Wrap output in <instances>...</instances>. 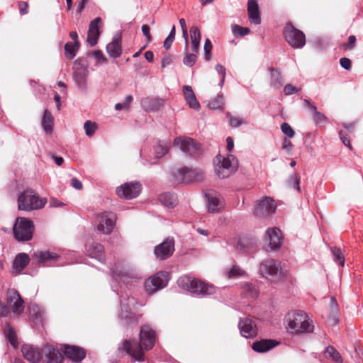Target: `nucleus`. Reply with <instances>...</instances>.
Returning <instances> with one entry per match:
<instances>
[{"label":"nucleus","instance_id":"nucleus-1","mask_svg":"<svg viewBox=\"0 0 363 363\" xmlns=\"http://www.w3.org/2000/svg\"><path fill=\"white\" fill-rule=\"evenodd\" d=\"M112 273L113 279L111 286L113 291L120 296L121 309L118 317L123 325L135 323V315L131 308L135 305V300L123 289V286L127 287L130 284L132 277L125 269H118L116 267L113 269Z\"/></svg>","mask_w":363,"mask_h":363},{"label":"nucleus","instance_id":"nucleus-2","mask_svg":"<svg viewBox=\"0 0 363 363\" xmlns=\"http://www.w3.org/2000/svg\"><path fill=\"white\" fill-rule=\"evenodd\" d=\"M140 342L138 345L135 342L124 340L118 347V352L123 356L129 354L134 362L145 360L143 350H149L152 348L155 342V332L149 325H144L140 328Z\"/></svg>","mask_w":363,"mask_h":363},{"label":"nucleus","instance_id":"nucleus-3","mask_svg":"<svg viewBox=\"0 0 363 363\" xmlns=\"http://www.w3.org/2000/svg\"><path fill=\"white\" fill-rule=\"evenodd\" d=\"M284 323L287 330L292 334L311 333L314 331L313 320L301 310L289 311L285 316Z\"/></svg>","mask_w":363,"mask_h":363},{"label":"nucleus","instance_id":"nucleus-4","mask_svg":"<svg viewBox=\"0 0 363 363\" xmlns=\"http://www.w3.org/2000/svg\"><path fill=\"white\" fill-rule=\"evenodd\" d=\"M177 284L180 288L189 291L195 296L211 295L215 293L213 286L189 276L180 277L177 281Z\"/></svg>","mask_w":363,"mask_h":363},{"label":"nucleus","instance_id":"nucleus-5","mask_svg":"<svg viewBox=\"0 0 363 363\" xmlns=\"http://www.w3.org/2000/svg\"><path fill=\"white\" fill-rule=\"evenodd\" d=\"M169 142L158 141L150 150L146 147L141 149L140 156L143 165H152L157 163V160L164 157L169 152Z\"/></svg>","mask_w":363,"mask_h":363},{"label":"nucleus","instance_id":"nucleus-6","mask_svg":"<svg viewBox=\"0 0 363 363\" xmlns=\"http://www.w3.org/2000/svg\"><path fill=\"white\" fill-rule=\"evenodd\" d=\"M47 203L45 198H40L37 192L26 189L18 198V208L20 211H32L43 208Z\"/></svg>","mask_w":363,"mask_h":363},{"label":"nucleus","instance_id":"nucleus-7","mask_svg":"<svg viewBox=\"0 0 363 363\" xmlns=\"http://www.w3.org/2000/svg\"><path fill=\"white\" fill-rule=\"evenodd\" d=\"M259 272L262 277L271 282L280 281L285 276L281 263L271 258L266 259L260 263Z\"/></svg>","mask_w":363,"mask_h":363},{"label":"nucleus","instance_id":"nucleus-8","mask_svg":"<svg viewBox=\"0 0 363 363\" xmlns=\"http://www.w3.org/2000/svg\"><path fill=\"white\" fill-rule=\"evenodd\" d=\"M217 164L215 165V173L220 179H225L234 174L238 167V161L233 155L227 157L220 155L216 157Z\"/></svg>","mask_w":363,"mask_h":363},{"label":"nucleus","instance_id":"nucleus-9","mask_svg":"<svg viewBox=\"0 0 363 363\" xmlns=\"http://www.w3.org/2000/svg\"><path fill=\"white\" fill-rule=\"evenodd\" d=\"M33 222L26 218L18 217L13 226V235L18 241H28L33 238Z\"/></svg>","mask_w":363,"mask_h":363},{"label":"nucleus","instance_id":"nucleus-10","mask_svg":"<svg viewBox=\"0 0 363 363\" xmlns=\"http://www.w3.org/2000/svg\"><path fill=\"white\" fill-rule=\"evenodd\" d=\"M174 180L179 183H190L199 182L203 179V172L197 168L182 167L177 169L172 173Z\"/></svg>","mask_w":363,"mask_h":363},{"label":"nucleus","instance_id":"nucleus-11","mask_svg":"<svg viewBox=\"0 0 363 363\" xmlns=\"http://www.w3.org/2000/svg\"><path fill=\"white\" fill-rule=\"evenodd\" d=\"M174 145L186 155L196 157L201 154V148L198 142L189 137H177L174 139Z\"/></svg>","mask_w":363,"mask_h":363},{"label":"nucleus","instance_id":"nucleus-12","mask_svg":"<svg viewBox=\"0 0 363 363\" xmlns=\"http://www.w3.org/2000/svg\"><path fill=\"white\" fill-rule=\"evenodd\" d=\"M284 36L288 43L294 48H302L306 44L305 34L296 28L291 23H287L284 30Z\"/></svg>","mask_w":363,"mask_h":363},{"label":"nucleus","instance_id":"nucleus-13","mask_svg":"<svg viewBox=\"0 0 363 363\" xmlns=\"http://www.w3.org/2000/svg\"><path fill=\"white\" fill-rule=\"evenodd\" d=\"M169 280V277L167 272H159L145 280L144 283L145 290L149 294H152L167 286Z\"/></svg>","mask_w":363,"mask_h":363},{"label":"nucleus","instance_id":"nucleus-14","mask_svg":"<svg viewBox=\"0 0 363 363\" xmlns=\"http://www.w3.org/2000/svg\"><path fill=\"white\" fill-rule=\"evenodd\" d=\"M141 189L142 185L139 182H130L118 186L116 194L119 198L129 200L138 197Z\"/></svg>","mask_w":363,"mask_h":363},{"label":"nucleus","instance_id":"nucleus-15","mask_svg":"<svg viewBox=\"0 0 363 363\" xmlns=\"http://www.w3.org/2000/svg\"><path fill=\"white\" fill-rule=\"evenodd\" d=\"M88 61L86 59H79L74 63V79L79 87H86V78L89 74Z\"/></svg>","mask_w":363,"mask_h":363},{"label":"nucleus","instance_id":"nucleus-16","mask_svg":"<svg viewBox=\"0 0 363 363\" xmlns=\"http://www.w3.org/2000/svg\"><path fill=\"white\" fill-rule=\"evenodd\" d=\"M174 251V240L173 238H167L163 242L157 245L154 250L156 257L164 260L169 257Z\"/></svg>","mask_w":363,"mask_h":363},{"label":"nucleus","instance_id":"nucleus-17","mask_svg":"<svg viewBox=\"0 0 363 363\" xmlns=\"http://www.w3.org/2000/svg\"><path fill=\"white\" fill-rule=\"evenodd\" d=\"M116 222V215L113 212L103 213L100 216L97 229L99 232L109 235L114 229Z\"/></svg>","mask_w":363,"mask_h":363},{"label":"nucleus","instance_id":"nucleus-18","mask_svg":"<svg viewBox=\"0 0 363 363\" xmlns=\"http://www.w3.org/2000/svg\"><path fill=\"white\" fill-rule=\"evenodd\" d=\"M276 206L272 199L266 197L264 199L257 201L255 208L254 213L258 217H265L274 213Z\"/></svg>","mask_w":363,"mask_h":363},{"label":"nucleus","instance_id":"nucleus-19","mask_svg":"<svg viewBox=\"0 0 363 363\" xmlns=\"http://www.w3.org/2000/svg\"><path fill=\"white\" fill-rule=\"evenodd\" d=\"M6 303L14 313L19 315L23 311L24 301L17 291L11 289L7 291Z\"/></svg>","mask_w":363,"mask_h":363},{"label":"nucleus","instance_id":"nucleus-20","mask_svg":"<svg viewBox=\"0 0 363 363\" xmlns=\"http://www.w3.org/2000/svg\"><path fill=\"white\" fill-rule=\"evenodd\" d=\"M238 327L242 336L246 338H253L257 334V325L249 317L240 318Z\"/></svg>","mask_w":363,"mask_h":363},{"label":"nucleus","instance_id":"nucleus-21","mask_svg":"<svg viewBox=\"0 0 363 363\" xmlns=\"http://www.w3.org/2000/svg\"><path fill=\"white\" fill-rule=\"evenodd\" d=\"M283 239L281 231L278 228L267 230L266 240L269 242L267 250L276 251L280 249Z\"/></svg>","mask_w":363,"mask_h":363},{"label":"nucleus","instance_id":"nucleus-22","mask_svg":"<svg viewBox=\"0 0 363 363\" xmlns=\"http://www.w3.org/2000/svg\"><path fill=\"white\" fill-rule=\"evenodd\" d=\"M21 352L24 358L31 363H38L43 355V349L30 345H23Z\"/></svg>","mask_w":363,"mask_h":363},{"label":"nucleus","instance_id":"nucleus-23","mask_svg":"<svg viewBox=\"0 0 363 363\" xmlns=\"http://www.w3.org/2000/svg\"><path fill=\"white\" fill-rule=\"evenodd\" d=\"M208 201V211L211 213L218 212L224 208L225 201L220 194L212 192L206 194Z\"/></svg>","mask_w":363,"mask_h":363},{"label":"nucleus","instance_id":"nucleus-24","mask_svg":"<svg viewBox=\"0 0 363 363\" xmlns=\"http://www.w3.org/2000/svg\"><path fill=\"white\" fill-rule=\"evenodd\" d=\"M164 104V100L159 97L147 96L140 101L142 108L147 112H156Z\"/></svg>","mask_w":363,"mask_h":363},{"label":"nucleus","instance_id":"nucleus-25","mask_svg":"<svg viewBox=\"0 0 363 363\" xmlns=\"http://www.w3.org/2000/svg\"><path fill=\"white\" fill-rule=\"evenodd\" d=\"M64 354L74 362H81L85 357V352L83 349L77 346L64 345L61 347Z\"/></svg>","mask_w":363,"mask_h":363},{"label":"nucleus","instance_id":"nucleus-26","mask_svg":"<svg viewBox=\"0 0 363 363\" xmlns=\"http://www.w3.org/2000/svg\"><path fill=\"white\" fill-rule=\"evenodd\" d=\"M106 52L112 58H118L122 54L121 35H116L111 42L106 45Z\"/></svg>","mask_w":363,"mask_h":363},{"label":"nucleus","instance_id":"nucleus-27","mask_svg":"<svg viewBox=\"0 0 363 363\" xmlns=\"http://www.w3.org/2000/svg\"><path fill=\"white\" fill-rule=\"evenodd\" d=\"M43 352L48 363H62L64 359L61 352L52 345H45L43 348Z\"/></svg>","mask_w":363,"mask_h":363},{"label":"nucleus","instance_id":"nucleus-28","mask_svg":"<svg viewBox=\"0 0 363 363\" xmlns=\"http://www.w3.org/2000/svg\"><path fill=\"white\" fill-rule=\"evenodd\" d=\"M247 13L249 21L252 24L259 25L261 23L260 12L256 0H248Z\"/></svg>","mask_w":363,"mask_h":363},{"label":"nucleus","instance_id":"nucleus-29","mask_svg":"<svg viewBox=\"0 0 363 363\" xmlns=\"http://www.w3.org/2000/svg\"><path fill=\"white\" fill-rule=\"evenodd\" d=\"M183 94L185 101L189 108L196 111L200 109V104L196 99V95L191 86L184 85L183 86Z\"/></svg>","mask_w":363,"mask_h":363},{"label":"nucleus","instance_id":"nucleus-30","mask_svg":"<svg viewBox=\"0 0 363 363\" xmlns=\"http://www.w3.org/2000/svg\"><path fill=\"white\" fill-rule=\"evenodd\" d=\"M279 342L274 340L264 339L256 341L252 344V348L257 352H265L274 348Z\"/></svg>","mask_w":363,"mask_h":363},{"label":"nucleus","instance_id":"nucleus-31","mask_svg":"<svg viewBox=\"0 0 363 363\" xmlns=\"http://www.w3.org/2000/svg\"><path fill=\"white\" fill-rule=\"evenodd\" d=\"M269 71L270 72V86L279 89L284 84V78L281 72L273 67L269 68Z\"/></svg>","mask_w":363,"mask_h":363},{"label":"nucleus","instance_id":"nucleus-32","mask_svg":"<svg viewBox=\"0 0 363 363\" xmlns=\"http://www.w3.org/2000/svg\"><path fill=\"white\" fill-rule=\"evenodd\" d=\"M190 38L191 40V51L197 53L199 50L201 33L198 27L191 26L190 28Z\"/></svg>","mask_w":363,"mask_h":363},{"label":"nucleus","instance_id":"nucleus-33","mask_svg":"<svg viewBox=\"0 0 363 363\" xmlns=\"http://www.w3.org/2000/svg\"><path fill=\"white\" fill-rule=\"evenodd\" d=\"M29 256L26 253L18 254L13 261V268L16 271H22L29 263Z\"/></svg>","mask_w":363,"mask_h":363},{"label":"nucleus","instance_id":"nucleus-34","mask_svg":"<svg viewBox=\"0 0 363 363\" xmlns=\"http://www.w3.org/2000/svg\"><path fill=\"white\" fill-rule=\"evenodd\" d=\"M160 201L162 205L167 207L173 208L177 204V199L173 193H163L160 196Z\"/></svg>","mask_w":363,"mask_h":363},{"label":"nucleus","instance_id":"nucleus-35","mask_svg":"<svg viewBox=\"0 0 363 363\" xmlns=\"http://www.w3.org/2000/svg\"><path fill=\"white\" fill-rule=\"evenodd\" d=\"M101 18L97 17L92 20V46L96 45L98 42L99 35L101 34V28L102 23H101Z\"/></svg>","mask_w":363,"mask_h":363},{"label":"nucleus","instance_id":"nucleus-36","mask_svg":"<svg viewBox=\"0 0 363 363\" xmlns=\"http://www.w3.org/2000/svg\"><path fill=\"white\" fill-rule=\"evenodd\" d=\"M34 256L40 263H45L50 260L55 261L58 257L56 254L49 251H38L35 252Z\"/></svg>","mask_w":363,"mask_h":363},{"label":"nucleus","instance_id":"nucleus-37","mask_svg":"<svg viewBox=\"0 0 363 363\" xmlns=\"http://www.w3.org/2000/svg\"><path fill=\"white\" fill-rule=\"evenodd\" d=\"M42 125L47 133H52L53 125V117L52 113L48 110H45L44 111V115L42 119Z\"/></svg>","mask_w":363,"mask_h":363},{"label":"nucleus","instance_id":"nucleus-38","mask_svg":"<svg viewBox=\"0 0 363 363\" xmlns=\"http://www.w3.org/2000/svg\"><path fill=\"white\" fill-rule=\"evenodd\" d=\"M92 259L104 264L106 260L104 249L101 245H94L92 244Z\"/></svg>","mask_w":363,"mask_h":363},{"label":"nucleus","instance_id":"nucleus-39","mask_svg":"<svg viewBox=\"0 0 363 363\" xmlns=\"http://www.w3.org/2000/svg\"><path fill=\"white\" fill-rule=\"evenodd\" d=\"M242 290L246 297L256 298L258 296V291L255 286L249 282H245L242 284Z\"/></svg>","mask_w":363,"mask_h":363},{"label":"nucleus","instance_id":"nucleus-40","mask_svg":"<svg viewBox=\"0 0 363 363\" xmlns=\"http://www.w3.org/2000/svg\"><path fill=\"white\" fill-rule=\"evenodd\" d=\"M79 48V42H67L65 45V51L66 56L70 59L74 58Z\"/></svg>","mask_w":363,"mask_h":363},{"label":"nucleus","instance_id":"nucleus-41","mask_svg":"<svg viewBox=\"0 0 363 363\" xmlns=\"http://www.w3.org/2000/svg\"><path fill=\"white\" fill-rule=\"evenodd\" d=\"M325 355L327 358H330L336 362H342V361L340 352L333 346H328L325 349Z\"/></svg>","mask_w":363,"mask_h":363},{"label":"nucleus","instance_id":"nucleus-42","mask_svg":"<svg viewBox=\"0 0 363 363\" xmlns=\"http://www.w3.org/2000/svg\"><path fill=\"white\" fill-rule=\"evenodd\" d=\"M331 253L333 255L334 262L342 267L345 263V258L340 249L337 247H333L331 248Z\"/></svg>","mask_w":363,"mask_h":363},{"label":"nucleus","instance_id":"nucleus-43","mask_svg":"<svg viewBox=\"0 0 363 363\" xmlns=\"http://www.w3.org/2000/svg\"><path fill=\"white\" fill-rule=\"evenodd\" d=\"M328 324L336 325L339 323L338 308L336 306L330 307V313L328 318Z\"/></svg>","mask_w":363,"mask_h":363},{"label":"nucleus","instance_id":"nucleus-44","mask_svg":"<svg viewBox=\"0 0 363 363\" xmlns=\"http://www.w3.org/2000/svg\"><path fill=\"white\" fill-rule=\"evenodd\" d=\"M246 275L245 271L238 265H233L231 269L228 272L229 278H238L245 277Z\"/></svg>","mask_w":363,"mask_h":363},{"label":"nucleus","instance_id":"nucleus-45","mask_svg":"<svg viewBox=\"0 0 363 363\" xmlns=\"http://www.w3.org/2000/svg\"><path fill=\"white\" fill-rule=\"evenodd\" d=\"M208 106L211 108L213 109H219L223 108L224 106V98L223 95H218L213 99H212Z\"/></svg>","mask_w":363,"mask_h":363},{"label":"nucleus","instance_id":"nucleus-46","mask_svg":"<svg viewBox=\"0 0 363 363\" xmlns=\"http://www.w3.org/2000/svg\"><path fill=\"white\" fill-rule=\"evenodd\" d=\"M4 333L10 343L15 347L17 343V338L14 330L8 325L4 330Z\"/></svg>","mask_w":363,"mask_h":363},{"label":"nucleus","instance_id":"nucleus-47","mask_svg":"<svg viewBox=\"0 0 363 363\" xmlns=\"http://www.w3.org/2000/svg\"><path fill=\"white\" fill-rule=\"evenodd\" d=\"M196 59L197 56L196 53H189L188 52V50L186 51L185 50V56L184 57L183 59V63L186 66H188L189 67H193L196 61Z\"/></svg>","mask_w":363,"mask_h":363},{"label":"nucleus","instance_id":"nucleus-48","mask_svg":"<svg viewBox=\"0 0 363 363\" xmlns=\"http://www.w3.org/2000/svg\"><path fill=\"white\" fill-rule=\"evenodd\" d=\"M232 33L236 37H242L250 33V29L246 27H242L239 25H234L232 27Z\"/></svg>","mask_w":363,"mask_h":363},{"label":"nucleus","instance_id":"nucleus-49","mask_svg":"<svg viewBox=\"0 0 363 363\" xmlns=\"http://www.w3.org/2000/svg\"><path fill=\"white\" fill-rule=\"evenodd\" d=\"M288 185L297 190L298 191H300V177L299 176L294 173L291 174L288 180Z\"/></svg>","mask_w":363,"mask_h":363},{"label":"nucleus","instance_id":"nucleus-50","mask_svg":"<svg viewBox=\"0 0 363 363\" xmlns=\"http://www.w3.org/2000/svg\"><path fill=\"white\" fill-rule=\"evenodd\" d=\"M133 96L128 95L124 99L123 103H117L115 105V109L116 111H121L123 109H128L130 108V103L133 101Z\"/></svg>","mask_w":363,"mask_h":363},{"label":"nucleus","instance_id":"nucleus-51","mask_svg":"<svg viewBox=\"0 0 363 363\" xmlns=\"http://www.w3.org/2000/svg\"><path fill=\"white\" fill-rule=\"evenodd\" d=\"M92 57L96 61L97 65H101L107 63V59L105 57L103 52L100 50H95L92 52Z\"/></svg>","mask_w":363,"mask_h":363},{"label":"nucleus","instance_id":"nucleus-52","mask_svg":"<svg viewBox=\"0 0 363 363\" xmlns=\"http://www.w3.org/2000/svg\"><path fill=\"white\" fill-rule=\"evenodd\" d=\"M281 130L289 138H293L295 135L294 130L287 123H283L281 125Z\"/></svg>","mask_w":363,"mask_h":363},{"label":"nucleus","instance_id":"nucleus-53","mask_svg":"<svg viewBox=\"0 0 363 363\" xmlns=\"http://www.w3.org/2000/svg\"><path fill=\"white\" fill-rule=\"evenodd\" d=\"M203 50H204L205 59H206V60L209 61L211 59V51L212 50V44H211V40L208 38H207L205 40Z\"/></svg>","mask_w":363,"mask_h":363},{"label":"nucleus","instance_id":"nucleus-54","mask_svg":"<svg viewBox=\"0 0 363 363\" xmlns=\"http://www.w3.org/2000/svg\"><path fill=\"white\" fill-rule=\"evenodd\" d=\"M300 90V88H298L291 84H288L284 87V94L286 96H290L298 93Z\"/></svg>","mask_w":363,"mask_h":363},{"label":"nucleus","instance_id":"nucleus-55","mask_svg":"<svg viewBox=\"0 0 363 363\" xmlns=\"http://www.w3.org/2000/svg\"><path fill=\"white\" fill-rule=\"evenodd\" d=\"M312 116H313V118L315 121V122L317 123H325L326 121V120H327L326 116L323 113L318 111V110L315 111L312 114Z\"/></svg>","mask_w":363,"mask_h":363},{"label":"nucleus","instance_id":"nucleus-56","mask_svg":"<svg viewBox=\"0 0 363 363\" xmlns=\"http://www.w3.org/2000/svg\"><path fill=\"white\" fill-rule=\"evenodd\" d=\"M339 137H340V139L342 140V143L348 147L350 149L352 148L351 147V144H350V140L347 135V133L342 130H340L339 131Z\"/></svg>","mask_w":363,"mask_h":363},{"label":"nucleus","instance_id":"nucleus-57","mask_svg":"<svg viewBox=\"0 0 363 363\" xmlns=\"http://www.w3.org/2000/svg\"><path fill=\"white\" fill-rule=\"evenodd\" d=\"M292 143L287 140V139H284L283 140V143H282V145H281V147L283 150H284L289 155H291V152H292Z\"/></svg>","mask_w":363,"mask_h":363},{"label":"nucleus","instance_id":"nucleus-58","mask_svg":"<svg viewBox=\"0 0 363 363\" xmlns=\"http://www.w3.org/2000/svg\"><path fill=\"white\" fill-rule=\"evenodd\" d=\"M340 65L342 68L346 70H349L351 68V61L349 58L342 57L340 60Z\"/></svg>","mask_w":363,"mask_h":363},{"label":"nucleus","instance_id":"nucleus-59","mask_svg":"<svg viewBox=\"0 0 363 363\" xmlns=\"http://www.w3.org/2000/svg\"><path fill=\"white\" fill-rule=\"evenodd\" d=\"M242 123H243V122L240 119H239L238 118L235 117V116H230V125L232 127L238 128Z\"/></svg>","mask_w":363,"mask_h":363},{"label":"nucleus","instance_id":"nucleus-60","mask_svg":"<svg viewBox=\"0 0 363 363\" xmlns=\"http://www.w3.org/2000/svg\"><path fill=\"white\" fill-rule=\"evenodd\" d=\"M141 30H142L143 34L147 38V40L148 41H150L151 39H152V37H151V35H150V29L149 26H147L146 24L143 25L142 28H141Z\"/></svg>","mask_w":363,"mask_h":363},{"label":"nucleus","instance_id":"nucleus-61","mask_svg":"<svg viewBox=\"0 0 363 363\" xmlns=\"http://www.w3.org/2000/svg\"><path fill=\"white\" fill-rule=\"evenodd\" d=\"M6 305L0 302V316L6 317L9 313V309Z\"/></svg>","mask_w":363,"mask_h":363},{"label":"nucleus","instance_id":"nucleus-62","mask_svg":"<svg viewBox=\"0 0 363 363\" xmlns=\"http://www.w3.org/2000/svg\"><path fill=\"white\" fill-rule=\"evenodd\" d=\"M71 185L73 188L77 190H81L83 187L82 182L77 178H72L71 179Z\"/></svg>","mask_w":363,"mask_h":363},{"label":"nucleus","instance_id":"nucleus-63","mask_svg":"<svg viewBox=\"0 0 363 363\" xmlns=\"http://www.w3.org/2000/svg\"><path fill=\"white\" fill-rule=\"evenodd\" d=\"M172 62V57L169 55H166L162 58V67L165 68L169 66Z\"/></svg>","mask_w":363,"mask_h":363},{"label":"nucleus","instance_id":"nucleus-64","mask_svg":"<svg viewBox=\"0 0 363 363\" xmlns=\"http://www.w3.org/2000/svg\"><path fill=\"white\" fill-rule=\"evenodd\" d=\"M174 40V39L172 38L171 37L167 36L163 42L164 48L167 50L169 49L172 46V44Z\"/></svg>","mask_w":363,"mask_h":363}]
</instances>
